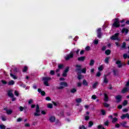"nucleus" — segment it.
Listing matches in <instances>:
<instances>
[{"instance_id":"nucleus-1","label":"nucleus","mask_w":129,"mask_h":129,"mask_svg":"<svg viewBox=\"0 0 129 129\" xmlns=\"http://www.w3.org/2000/svg\"><path fill=\"white\" fill-rule=\"evenodd\" d=\"M68 86V84L66 82H61L59 84V86L56 87L57 89H63L64 87H67Z\"/></svg>"},{"instance_id":"nucleus-2","label":"nucleus","mask_w":129,"mask_h":129,"mask_svg":"<svg viewBox=\"0 0 129 129\" xmlns=\"http://www.w3.org/2000/svg\"><path fill=\"white\" fill-rule=\"evenodd\" d=\"M74 51H72L69 55L65 56V59L68 60H70V59H72V58H73V55H74Z\"/></svg>"},{"instance_id":"nucleus-3","label":"nucleus","mask_w":129,"mask_h":129,"mask_svg":"<svg viewBox=\"0 0 129 129\" xmlns=\"http://www.w3.org/2000/svg\"><path fill=\"white\" fill-rule=\"evenodd\" d=\"M118 36H119V33H116L114 35L110 37L111 40H116L117 41H120V38L118 37Z\"/></svg>"},{"instance_id":"nucleus-4","label":"nucleus","mask_w":129,"mask_h":129,"mask_svg":"<svg viewBox=\"0 0 129 129\" xmlns=\"http://www.w3.org/2000/svg\"><path fill=\"white\" fill-rule=\"evenodd\" d=\"M34 114L35 116H39L41 115V113H40V107H39V105H36V112Z\"/></svg>"},{"instance_id":"nucleus-5","label":"nucleus","mask_w":129,"mask_h":129,"mask_svg":"<svg viewBox=\"0 0 129 129\" xmlns=\"http://www.w3.org/2000/svg\"><path fill=\"white\" fill-rule=\"evenodd\" d=\"M113 27H115L116 28H118L119 27V22L118 21V19H115L114 22L112 25Z\"/></svg>"},{"instance_id":"nucleus-6","label":"nucleus","mask_w":129,"mask_h":129,"mask_svg":"<svg viewBox=\"0 0 129 129\" xmlns=\"http://www.w3.org/2000/svg\"><path fill=\"white\" fill-rule=\"evenodd\" d=\"M43 80L44 81V84L45 85V86H49V84H48V81H49V80H51V78L50 77H45L43 78Z\"/></svg>"},{"instance_id":"nucleus-7","label":"nucleus","mask_w":129,"mask_h":129,"mask_svg":"<svg viewBox=\"0 0 129 129\" xmlns=\"http://www.w3.org/2000/svg\"><path fill=\"white\" fill-rule=\"evenodd\" d=\"M126 117H127V118L129 119V114H128V113L123 114L120 117L121 119H124V118H126Z\"/></svg>"},{"instance_id":"nucleus-8","label":"nucleus","mask_w":129,"mask_h":129,"mask_svg":"<svg viewBox=\"0 0 129 129\" xmlns=\"http://www.w3.org/2000/svg\"><path fill=\"white\" fill-rule=\"evenodd\" d=\"M116 102H120L121 101V96L117 95L115 97Z\"/></svg>"},{"instance_id":"nucleus-9","label":"nucleus","mask_w":129,"mask_h":129,"mask_svg":"<svg viewBox=\"0 0 129 129\" xmlns=\"http://www.w3.org/2000/svg\"><path fill=\"white\" fill-rule=\"evenodd\" d=\"M8 96L10 97H14V94H13V90H11L8 91Z\"/></svg>"},{"instance_id":"nucleus-10","label":"nucleus","mask_w":129,"mask_h":129,"mask_svg":"<svg viewBox=\"0 0 129 129\" xmlns=\"http://www.w3.org/2000/svg\"><path fill=\"white\" fill-rule=\"evenodd\" d=\"M121 32L122 34H124L125 35H126L127 33H128V29L126 28H123L121 30Z\"/></svg>"},{"instance_id":"nucleus-11","label":"nucleus","mask_w":129,"mask_h":129,"mask_svg":"<svg viewBox=\"0 0 129 129\" xmlns=\"http://www.w3.org/2000/svg\"><path fill=\"white\" fill-rule=\"evenodd\" d=\"M38 91L41 93V95H42V96H45L46 95V93L44 91H42L41 89H38Z\"/></svg>"},{"instance_id":"nucleus-12","label":"nucleus","mask_w":129,"mask_h":129,"mask_svg":"<svg viewBox=\"0 0 129 129\" xmlns=\"http://www.w3.org/2000/svg\"><path fill=\"white\" fill-rule=\"evenodd\" d=\"M49 120L50 122H55V120H56V117H55L54 116H52L50 117Z\"/></svg>"},{"instance_id":"nucleus-13","label":"nucleus","mask_w":129,"mask_h":129,"mask_svg":"<svg viewBox=\"0 0 129 129\" xmlns=\"http://www.w3.org/2000/svg\"><path fill=\"white\" fill-rule=\"evenodd\" d=\"M120 124L121 125H122V126H123L124 127H126V128H128V126L126 125V122L125 121L120 123Z\"/></svg>"},{"instance_id":"nucleus-14","label":"nucleus","mask_w":129,"mask_h":129,"mask_svg":"<svg viewBox=\"0 0 129 129\" xmlns=\"http://www.w3.org/2000/svg\"><path fill=\"white\" fill-rule=\"evenodd\" d=\"M116 64H117V65H118V67L119 68H120V67H121V66H122L121 61L120 60H117V61H116Z\"/></svg>"},{"instance_id":"nucleus-15","label":"nucleus","mask_w":129,"mask_h":129,"mask_svg":"<svg viewBox=\"0 0 129 129\" xmlns=\"http://www.w3.org/2000/svg\"><path fill=\"white\" fill-rule=\"evenodd\" d=\"M12 113H13V110L11 109L6 110V113L7 114H12Z\"/></svg>"},{"instance_id":"nucleus-16","label":"nucleus","mask_w":129,"mask_h":129,"mask_svg":"<svg viewBox=\"0 0 129 129\" xmlns=\"http://www.w3.org/2000/svg\"><path fill=\"white\" fill-rule=\"evenodd\" d=\"M129 89L128 88H124L121 91L122 93H125V92H127L128 91Z\"/></svg>"},{"instance_id":"nucleus-17","label":"nucleus","mask_w":129,"mask_h":129,"mask_svg":"<svg viewBox=\"0 0 129 129\" xmlns=\"http://www.w3.org/2000/svg\"><path fill=\"white\" fill-rule=\"evenodd\" d=\"M98 69L99 71H102L104 69V66L103 64L100 66Z\"/></svg>"},{"instance_id":"nucleus-18","label":"nucleus","mask_w":129,"mask_h":129,"mask_svg":"<svg viewBox=\"0 0 129 129\" xmlns=\"http://www.w3.org/2000/svg\"><path fill=\"white\" fill-rule=\"evenodd\" d=\"M100 31H101V29L100 28H98L97 30L98 38H100V37L101 36V34H100Z\"/></svg>"},{"instance_id":"nucleus-19","label":"nucleus","mask_w":129,"mask_h":129,"mask_svg":"<svg viewBox=\"0 0 129 129\" xmlns=\"http://www.w3.org/2000/svg\"><path fill=\"white\" fill-rule=\"evenodd\" d=\"M83 85H84V86H88V83L86 81V80L83 81Z\"/></svg>"},{"instance_id":"nucleus-20","label":"nucleus","mask_w":129,"mask_h":129,"mask_svg":"<svg viewBox=\"0 0 129 129\" xmlns=\"http://www.w3.org/2000/svg\"><path fill=\"white\" fill-rule=\"evenodd\" d=\"M79 61H84L85 60V56H82L78 58Z\"/></svg>"},{"instance_id":"nucleus-21","label":"nucleus","mask_w":129,"mask_h":129,"mask_svg":"<svg viewBox=\"0 0 129 129\" xmlns=\"http://www.w3.org/2000/svg\"><path fill=\"white\" fill-rule=\"evenodd\" d=\"M15 84V81L11 80L8 82V85H14Z\"/></svg>"},{"instance_id":"nucleus-22","label":"nucleus","mask_w":129,"mask_h":129,"mask_svg":"<svg viewBox=\"0 0 129 129\" xmlns=\"http://www.w3.org/2000/svg\"><path fill=\"white\" fill-rule=\"evenodd\" d=\"M118 120V119L117 118H116V117L113 118L112 122V123H115V122H116Z\"/></svg>"},{"instance_id":"nucleus-23","label":"nucleus","mask_w":129,"mask_h":129,"mask_svg":"<svg viewBox=\"0 0 129 129\" xmlns=\"http://www.w3.org/2000/svg\"><path fill=\"white\" fill-rule=\"evenodd\" d=\"M104 100L105 101H108V96L106 94H104Z\"/></svg>"},{"instance_id":"nucleus-24","label":"nucleus","mask_w":129,"mask_h":129,"mask_svg":"<svg viewBox=\"0 0 129 129\" xmlns=\"http://www.w3.org/2000/svg\"><path fill=\"white\" fill-rule=\"evenodd\" d=\"M109 59H110V57H106L105 60H104L105 63H106L107 64H108V61H109Z\"/></svg>"},{"instance_id":"nucleus-25","label":"nucleus","mask_w":129,"mask_h":129,"mask_svg":"<svg viewBox=\"0 0 129 129\" xmlns=\"http://www.w3.org/2000/svg\"><path fill=\"white\" fill-rule=\"evenodd\" d=\"M110 53H111V51L109 49H107L105 52V54H106V55H109Z\"/></svg>"},{"instance_id":"nucleus-26","label":"nucleus","mask_w":129,"mask_h":129,"mask_svg":"<svg viewBox=\"0 0 129 129\" xmlns=\"http://www.w3.org/2000/svg\"><path fill=\"white\" fill-rule=\"evenodd\" d=\"M94 59H91L90 62V66H93L94 65Z\"/></svg>"},{"instance_id":"nucleus-27","label":"nucleus","mask_w":129,"mask_h":129,"mask_svg":"<svg viewBox=\"0 0 129 129\" xmlns=\"http://www.w3.org/2000/svg\"><path fill=\"white\" fill-rule=\"evenodd\" d=\"M76 91H77V90L76 89V88H73L71 90V93H75Z\"/></svg>"},{"instance_id":"nucleus-28","label":"nucleus","mask_w":129,"mask_h":129,"mask_svg":"<svg viewBox=\"0 0 129 129\" xmlns=\"http://www.w3.org/2000/svg\"><path fill=\"white\" fill-rule=\"evenodd\" d=\"M10 76L12 77L13 79H17L18 78L16 75H14L13 74H10Z\"/></svg>"},{"instance_id":"nucleus-29","label":"nucleus","mask_w":129,"mask_h":129,"mask_svg":"<svg viewBox=\"0 0 129 129\" xmlns=\"http://www.w3.org/2000/svg\"><path fill=\"white\" fill-rule=\"evenodd\" d=\"M82 101V99L81 98H78L76 99V102H77L78 103H80Z\"/></svg>"},{"instance_id":"nucleus-30","label":"nucleus","mask_w":129,"mask_h":129,"mask_svg":"<svg viewBox=\"0 0 129 129\" xmlns=\"http://www.w3.org/2000/svg\"><path fill=\"white\" fill-rule=\"evenodd\" d=\"M63 67H64V66L62 64H59L58 65V68L59 69H63Z\"/></svg>"},{"instance_id":"nucleus-31","label":"nucleus","mask_w":129,"mask_h":129,"mask_svg":"<svg viewBox=\"0 0 129 129\" xmlns=\"http://www.w3.org/2000/svg\"><path fill=\"white\" fill-rule=\"evenodd\" d=\"M128 55H127V53H124L123 54V59H126L127 58H128Z\"/></svg>"},{"instance_id":"nucleus-32","label":"nucleus","mask_w":129,"mask_h":129,"mask_svg":"<svg viewBox=\"0 0 129 129\" xmlns=\"http://www.w3.org/2000/svg\"><path fill=\"white\" fill-rule=\"evenodd\" d=\"M98 85V83L95 82L93 85V88H96V87Z\"/></svg>"},{"instance_id":"nucleus-33","label":"nucleus","mask_w":129,"mask_h":129,"mask_svg":"<svg viewBox=\"0 0 129 129\" xmlns=\"http://www.w3.org/2000/svg\"><path fill=\"white\" fill-rule=\"evenodd\" d=\"M47 107H48V108H52V107H53V104H52L51 103L48 104Z\"/></svg>"},{"instance_id":"nucleus-34","label":"nucleus","mask_w":129,"mask_h":129,"mask_svg":"<svg viewBox=\"0 0 129 129\" xmlns=\"http://www.w3.org/2000/svg\"><path fill=\"white\" fill-rule=\"evenodd\" d=\"M81 72H82V73H84V74H85L86 73V68H85L82 69Z\"/></svg>"},{"instance_id":"nucleus-35","label":"nucleus","mask_w":129,"mask_h":129,"mask_svg":"<svg viewBox=\"0 0 129 129\" xmlns=\"http://www.w3.org/2000/svg\"><path fill=\"white\" fill-rule=\"evenodd\" d=\"M83 78V76L81 75H79L78 76V79H79V80H80L81 79H82Z\"/></svg>"},{"instance_id":"nucleus-36","label":"nucleus","mask_w":129,"mask_h":129,"mask_svg":"<svg viewBox=\"0 0 129 129\" xmlns=\"http://www.w3.org/2000/svg\"><path fill=\"white\" fill-rule=\"evenodd\" d=\"M69 71V67H68L66 68L63 72H65L66 73H67Z\"/></svg>"},{"instance_id":"nucleus-37","label":"nucleus","mask_w":129,"mask_h":129,"mask_svg":"<svg viewBox=\"0 0 129 129\" xmlns=\"http://www.w3.org/2000/svg\"><path fill=\"white\" fill-rule=\"evenodd\" d=\"M92 125H93V122L90 121L89 122V126H90V127H91V126H92Z\"/></svg>"},{"instance_id":"nucleus-38","label":"nucleus","mask_w":129,"mask_h":129,"mask_svg":"<svg viewBox=\"0 0 129 129\" xmlns=\"http://www.w3.org/2000/svg\"><path fill=\"white\" fill-rule=\"evenodd\" d=\"M14 94L15 95H16V96H19V95H20V94H19V92H18V91H15L14 92Z\"/></svg>"},{"instance_id":"nucleus-39","label":"nucleus","mask_w":129,"mask_h":129,"mask_svg":"<svg viewBox=\"0 0 129 129\" xmlns=\"http://www.w3.org/2000/svg\"><path fill=\"white\" fill-rule=\"evenodd\" d=\"M2 118L3 121H6V120H7V117L5 116H2Z\"/></svg>"},{"instance_id":"nucleus-40","label":"nucleus","mask_w":129,"mask_h":129,"mask_svg":"<svg viewBox=\"0 0 129 129\" xmlns=\"http://www.w3.org/2000/svg\"><path fill=\"white\" fill-rule=\"evenodd\" d=\"M98 128L105 129V128H104V126H102V125H99L98 126Z\"/></svg>"},{"instance_id":"nucleus-41","label":"nucleus","mask_w":129,"mask_h":129,"mask_svg":"<svg viewBox=\"0 0 129 129\" xmlns=\"http://www.w3.org/2000/svg\"><path fill=\"white\" fill-rule=\"evenodd\" d=\"M126 104H127V101L126 100H125L123 102V105H126Z\"/></svg>"},{"instance_id":"nucleus-42","label":"nucleus","mask_w":129,"mask_h":129,"mask_svg":"<svg viewBox=\"0 0 129 129\" xmlns=\"http://www.w3.org/2000/svg\"><path fill=\"white\" fill-rule=\"evenodd\" d=\"M96 98H97V97H96V95H93L92 96V99H94L95 100V99H96Z\"/></svg>"},{"instance_id":"nucleus-43","label":"nucleus","mask_w":129,"mask_h":129,"mask_svg":"<svg viewBox=\"0 0 129 129\" xmlns=\"http://www.w3.org/2000/svg\"><path fill=\"white\" fill-rule=\"evenodd\" d=\"M101 114H102V115H105V111H104V110H102L101 111Z\"/></svg>"},{"instance_id":"nucleus-44","label":"nucleus","mask_w":129,"mask_h":129,"mask_svg":"<svg viewBox=\"0 0 129 129\" xmlns=\"http://www.w3.org/2000/svg\"><path fill=\"white\" fill-rule=\"evenodd\" d=\"M126 45V44L125 43V42H123V44H122V47H121V48H125V46Z\"/></svg>"},{"instance_id":"nucleus-45","label":"nucleus","mask_w":129,"mask_h":129,"mask_svg":"<svg viewBox=\"0 0 129 129\" xmlns=\"http://www.w3.org/2000/svg\"><path fill=\"white\" fill-rule=\"evenodd\" d=\"M77 86L78 87H80L81 86H82V83H80V82H79L77 83Z\"/></svg>"},{"instance_id":"nucleus-46","label":"nucleus","mask_w":129,"mask_h":129,"mask_svg":"<svg viewBox=\"0 0 129 129\" xmlns=\"http://www.w3.org/2000/svg\"><path fill=\"white\" fill-rule=\"evenodd\" d=\"M0 128L2 129H6V126H5V125H0Z\"/></svg>"},{"instance_id":"nucleus-47","label":"nucleus","mask_w":129,"mask_h":129,"mask_svg":"<svg viewBox=\"0 0 129 129\" xmlns=\"http://www.w3.org/2000/svg\"><path fill=\"white\" fill-rule=\"evenodd\" d=\"M27 70H28V67H25L24 68V69H23V71L24 72H26V71H27Z\"/></svg>"},{"instance_id":"nucleus-48","label":"nucleus","mask_w":129,"mask_h":129,"mask_svg":"<svg viewBox=\"0 0 129 129\" xmlns=\"http://www.w3.org/2000/svg\"><path fill=\"white\" fill-rule=\"evenodd\" d=\"M119 126H120V125H119V124H118V123H116L115 125V127H116L117 128H118V127H119Z\"/></svg>"},{"instance_id":"nucleus-49","label":"nucleus","mask_w":129,"mask_h":129,"mask_svg":"<svg viewBox=\"0 0 129 129\" xmlns=\"http://www.w3.org/2000/svg\"><path fill=\"white\" fill-rule=\"evenodd\" d=\"M62 76L64 77H66L67 76V73H65V72H63L62 73Z\"/></svg>"},{"instance_id":"nucleus-50","label":"nucleus","mask_w":129,"mask_h":129,"mask_svg":"<svg viewBox=\"0 0 129 129\" xmlns=\"http://www.w3.org/2000/svg\"><path fill=\"white\" fill-rule=\"evenodd\" d=\"M85 50L86 51H89V50H90V46H87L85 48Z\"/></svg>"},{"instance_id":"nucleus-51","label":"nucleus","mask_w":129,"mask_h":129,"mask_svg":"<svg viewBox=\"0 0 129 129\" xmlns=\"http://www.w3.org/2000/svg\"><path fill=\"white\" fill-rule=\"evenodd\" d=\"M19 109H20V111H23L24 110V107L20 106V107H19Z\"/></svg>"},{"instance_id":"nucleus-52","label":"nucleus","mask_w":129,"mask_h":129,"mask_svg":"<svg viewBox=\"0 0 129 129\" xmlns=\"http://www.w3.org/2000/svg\"><path fill=\"white\" fill-rule=\"evenodd\" d=\"M100 75H101V74L100 73V72H98L96 74L97 77H99Z\"/></svg>"},{"instance_id":"nucleus-53","label":"nucleus","mask_w":129,"mask_h":129,"mask_svg":"<svg viewBox=\"0 0 129 129\" xmlns=\"http://www.w3.org/2000/svg\"><path fill=\"white\" fill-rule=\"evenodd\" d=\"M41 112V114H44V115L46 114V111H44V110H42Z\"/></svg>"},{"instance_id":"nucleus-54","label":"nucleus","mask_w":129,"mask_h":129,"mask_svg":"<svg viewBox=\"0 0 129 129\" xmlns=\"http://www.w3.org/2000/svg\"><path fill=\"white\" fill-rule=\"evenodd\" d=\"M94 43L96 45H97V44H98V40H95L94 41Z\"/></svg>"},{"instance_id":"nucleus-55","label":"nucleus","mask_w":129,"mask_h":129,"mask_svg":"<svg viewBox=\"0 0 129 129\" xmlns=\"http://www.w3.org/2000/svg\"><path fill=\"white\" fill-rule=\"evenodd\" d=\"M109 123V122H108V121H106L104 122L105 125H107V126L108 125Z\"/></svg>"},{"instance_id":"nucleus-56","label":"nucleus","mask_w":129,"mask_h":129,"mask_svg":"<svg viewBox=\"0 0 129 129\" xmlns=\"http://www.w3.org/2000/svg\"><path fill=\"white\" fill-rule=\"evenodd\" d=\"M104 106H105V107H108V106H109V104H107V103H105L104 104Z\"/></svg>"},{"instance_id":"nucleus-57","label":"nucleus","mask_w":129,"mask_h":129,"mask_svg":"<svg viewBox=\"0 0 129 129\" xmlns=\"http://www.w3.org/2000/svg\"><path fill=\"white\" fill-rule=\"evenodd\" d=\"M46 100H47L48 101H49L50 100H51V98H50V97H46L45 98Z\"/></svg>"},{"instance_id":"nucleus-58","label":"nucleus","mask_w":129,"mask_h":129,"mask_svg":"<svg viewBox=\"0 0 129 129\" xmlns=\"http://www.w3.org/2000/svg\"><path fill=\"white\" fill-rule=\"evenodd\" d=\"M104 83H107L108 80H107V79L106 78H105L104 79Z\"/></svg>"},{"instance_id":"nucleus-59","label":"nucleus","mask_w":129,"mask_h":129,"mask_svg":"<svg viewBox=\"0 0 129 129\" xmlns=\"http://www.w3.org/2000/svg\"><path fill=\"white\" fill-rule=\"evenodd\" d=\"M89 118H90L89 116H86L85 117V119L86 120H88V119H89Z\"/></svg>"},{"instance_id":"nucleus-60","label":"nucleus","mask_w":129,"mask_h":129,"mask_svg":"<svg viewBox=\"0 0 129 129\" xmlns=\"http://www.w3.org/2000/svg\"><path fill=\"white\" fill-rule=\"evenodd\" d=\"M50 73L51 75H54L55 74V72H54V71H50Z\"/></svg>"},{"instance_id":"nucleus-61","label":"nucleus","mask_w":129,"mask_h":129,"mask_svg":"<svg viewBox=\"0 0 129 129\" xmlns=\"http://www.w3.org/2000/svg\"><path fill=\"white\" fill-rule=\"evenodd\" d=\"M22 118H18L17 119V121H18V122H20V121H22Z\"/></svg>"},{"instance_id":"nucleus-62","label":"nucleus","mask_w":129,"mask_h":129,"mask_svg":"<svg viewBox=\"0 0 129 129\" xmlns=\"http://www.w3.org/2000/svg\"><path fill=\"white\" fill-rule=\"evenodd\" d=\"M80 129H86L85 126L82 125L81 127H80Z\"/></svg>"},{"instance_id":"nucleus-63","label":"nucleus","mask_w":129,"mask_h":129,"mask_svg":"<svg viewBox=\"0 0 129 129\" xmlns=\"http://www.w3.org/2000/svg\"><path fill=\"white\" fill-rule=\"evenodd\" d=\"M81 55H83V54H84V50H82L80 51Z\"/></svg>"},{"instance_id":"nucleus-64","label":"nucleus","mask_w":129,"mask_h":129,"mask_svg":"<svg viewBox=\"0 0 129 129\" xmlns=\"http://www.w3.org/2000/svg\"><path fill=\"white\" fill-rule=\"evenodd\" d=\"M2 82L3 84H7V82L6 81L2 80Z\"/></svg>"}]
</instances>
